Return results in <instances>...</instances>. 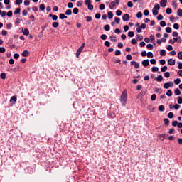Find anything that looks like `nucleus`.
I'll use <instances>...</instances> for the list:
<instances>
[{
	"instance_id": "nucleus-1",
	"label": "nucleus",
	"mask_w": 182,
	"mask_h": 182,
	"mask_svg": "<svg viewBox=\"0 0 182 182\" xmlns=\"http://www.w3.org/2000/svg\"><path fill=\"white\" fill-rule=\"evenodd\" d=\"M120 102L122 106H126V102H127V90H123L120 96Z\"/></svg>"
},
{
	"instance_id": "nucleus-2",
	"label": "nucleus",
	"mask_w": 182,
	"mask_h": 182,
	"mask_svg": "<svg viewBox=\"0 0 182 182\" xmlns=\"http://www.w3.org/2000/svg\"><path fill=\"white\" fill-rule=\"evenodd\" d=\"M85 49V43H83L81 46L77 50L76 58H79L80 55L82 53V51Z\"/></svg>"
},
{
	"instance_id": "nucleus-3",
	"label": "nucleus",
	"mask_w": 182,
	"mask_h": 182,
	"mask_svg": "<svg viewBox=\"0 0 182 182\" xmlns=\"http://www.w3.org/2000/svg\"><path fill=\"white\" fill-rule=\"evenodd\" d=\"M131 66H134L135 69L140 68V64L134 60L130 62Z\"/></svg>"
},
{
	"instance_id": "nucleus-4",
	"label": "nucleus",
	"mask_w": 182,
	"mask_h": 182,
	"mask_svg": "<svg viewBox=\"0 0 182 182\" xmlns=\"http://www.w3.org/2000/svg\"><path fill=\"white\" fill-rule=\"evenodd\" d=\"M130 19V15L125 14L122 16V20L124 22H127Z\"/></svg>"
},
{
	"instance_id": "nucleus-5",
	"label": "nucleus",
	"mask_w": 182,
	"mask_h": 182,
	"mask_svg": "<svg viewBox=\"0 0 182 182\" xmlns=\"http://www.w3.org/2000/svg\"><path fill=\"white\" fill-rule=\"evenodd\" d=\"M16 100H18L16 96H12L10 99V103L15 105V103H16Z\"/></svg>"
},
{
	"instance_id": "nucleus-6",
	"label": "nucleus",
	"mask_w": 182,
	"mask_h": 182,
	"mask_svg": "<svg viewBox=\"0 0 182 182\" xmlns=\"http://www.w3.org/2000/svg\"><path fill=\"white\" fill-rule=\"evenodd\" d=\"M29 55H31V53L28 50H24L21 53V55L23 56L24 58H28V56H29Z\"/></svg>"
},
{
	"instance_id": "nucleus-7",
	"label": "nucleus",
	"mask_w": 182,
	"mask_h": 182,
	"mask_svg": "<svg viewBox=\"0 0 182 182\" xmlns=\"http://www.w3.org/2000/svg\"><path fill=\"white\" fill-rule=\"evenodd\" d=\"M154 80H156V82H163V75H158L154 78Z\"/></svg>"
},
{
	"instance_id": "nucleus-8",
	"label": "nucleus",
	"mask_w": 182,
	"mask_h": 182,
	"mask_svg": "<svg viewBox=\"0 0 182 182\" xmlns=\"http://www.w3.org/2000/svg\"><path fill=\"white\" fill-rule=\"evenodd\" d=\"M168 65H170L171 66H174V65H176V60L170 58L168 60Z\"/></svg>"
},
{
	"instance_id": "nucleus-9",
	"label": "nucleus",
	"mask_w": 182,
	"mask_h": 182,
	"mask_svg": "<svg viewBox=\"0 0 182 182\" xmlns=\"http://www.w3.org/2000/svg\"><path fill=\"white\" fill-rule=\"evenodd\" d=\"M160 5L162 8H166L167 5V0H161Z\"/></svg>"
},
{
	"instance_id": "nucleus-10",
	"label": "nucleus",
	"mask_w": 182,
	"mask_h": 182,
	"mask_svg": "<svg viewBox=\"0 0 182 182\" xmlns=\"http://www.w3.org/2000/svg\"><path fill=\"white\" fill-rule=\"evenodd\" d=\"M149 65H150V61L149 60V59H146V60H144L142 61V65L143 66H149Z\"/></svg>"
},
{
	"instance_id": "nucleus-11",
	"label": "nucleus",
	"mask_w": 182,
	"mask_h": 182,
	"mask_svg": "<svg viewBox=\"0 0 182 182\" xmlns=\"http://www.w3.org/2000/svg\"><path fill=\"white\" fill-rule=\"evenodd\" d=\"M116 6V3L114 1H111L109 4V9H113Z\"/></svg>"
},
{
	"instance_id": "nucleus-12",
	"label": "nucleus",
	"mask_w": 182,
	"mask_h": 182,
	"mask_svg": "<svg viewBox=\"0 0 182 182\" xmlns=\"http://www.w3.org/2000/svg\"><path fill=\"white\" fill-rule=\"evenodd\" d=\"M174 94L176 96H180L181 95V91L178 88H176L174 91Z\"/></svg>"
},
{
	"instance_id": "nucleus-13",
	"label": "nucleus",
	"mask_w": 182,
	"mask_h": 182,
	"mask_svg": "<svg viewBox=\"0 0 182 182\" xmlns=\"http://www.w3.org/2000/svg\"><path fill=\"white\" fill-rule=\"evenodd\" d=\"M110 41H112V42H117V38H116V36H113L112 35L109 37Z\"/></svg>"
},
{
	"instance_id": "nucleus-14",
	"label": "nucleus",
	"mask_w": 182,
	"mask_h": 182,
	"mask_svg": "<svg viewBox=\"0 0 182 182\" xmlns=\"http://www.w3.org/2000/svg\"><path fill=\"white\" fill-rule=\"evenodd\" d=\"M172 6H173V9H177V1L176 0L172 1Z\"/></svg>"
},
{
	"instance_id": "nucleus-15",
	"label": "nucleus",
	"mask_w": 182,
	"mask_h": 182,
	"mask_svg": "<svg viewBox=\"0 0 182 182\" xmlns=\"http://www.w3.org/2000/svg\"><path fill=\"white\" fill-rule=\"evenodd\" d=\"M166 53H167V51L166 50L162 49L160 50V55L161 56H166Z\"/></svg>"
},
{
	"instance_id": "nucleus-16",
	"label": "nucleus",
	"mask_w": 182,
	"mask_h": 182,
	"mask_svg": "<svg viewBox=\"0 0 182 182\" xmlns=\"http://www.w3.org/2000/svg\"><path fill=\"white\" fill-rule=\"evenodd\" d=\"M104 31H106V32H109V31H110V25H105L104 26Z\"/></svg>"
},
{
	"instance_id": "nucleus-17",
	"label": "nucleus",
	"mask_w": 182,
	"mask_h": 182,
	"mask_svg": "<svg viewBox=\"0 0 182 182\" xmlns=\"http://www.w3.org/2000/svg\"><path fill=\"white\" fill-rule=\"evenodd\" d=\"M65 15H67V16H70V15H72V10L70 9H67L65 11Z\"/></svg>"
},
{
	"instance_id": "nucleus-18",
	"label": "nucleus",
	"mask_w": 182,
	"mask_h": 182,
	"mask_svg": "<svg viewBox=\"0 0 182 182\" xmlns=\"http://www.w3.org/2000/svg\"><path fill=\"white\" fill-rule=\"evenodd\" d=\"M22 18H17L15 21V25H19L22 22Z\"/></svg>"
},
{
	"instance_id": "nucleus-19",
	"label": "nucleus",
	"mask_w": 182,
	"mask_h": 182,
	"mask_svg": "<svg viewBox=\"0 0 182 182\" xmlns=\"http://www.w3.org/2000/svg\"><path fill=\"white\" fill-rule=\"evenodd\" d=\"M0 77H1V79H3V80L6 79V73H1L0 74Z\"/></svg>"
},
{
	"instance_id": "nucleus-20",
	"label": "nucleus",
	"mask_w": 182,
	"mask_h": 182,
	"mask_svg": "<svg viewBox=\"0 0 182 182\" xmlns=\"http://www.w3.org/2000/svg\"><path fill=\"white\" fill-rule=\"evenodd\" d=\"M166 95H167L168 97H171V96H173V92H171V90H168L166 92Z\"/></svg>"
},
{
	"instance_id": "nucleus-21",
	"label": "nucleus",
	"mask_w": 182,
	"mask_h": 182,
	"mask_svg": "<svg viewBox=\"0 0 182 182\" xmlns=\"http://www.w3.org/2000/svg\"><path fill=\"white\" fill-rule=\"evenodd\" d=\"M107 15H108V18H109V19H113V12L109 11V12L107 13Z\"/></svg>"
},
{
	"instance_id": "nucleus-22",
	"label": "nucleus",
	"mask_w": 182,
	"mask_h": 182,
	"mask_svg": "<svg viewBox=\"0 0 182 182\" xmlns=\"http://www.w3.org/2000/svg\"><path fill=\"white\" fill-rule=\"evenodd\" d=\"M18 14H21V7L16 9L14 11V15H18Z\"/></svg>"
},
{
	"instance_id": "nucleus-23",
	"label": "nucleus",
	"mask_w": 182,
	"mask_h": 182,
	"mask_svg": "<svg viewBox=\"0 0 182 182\" xmlns=\"http://www.w3.org/2000/svg\"><path fill=\"white\" fill-rule=\"evenodd\" d=\"M73 13L74 14V15H77L79 14V9L74 8L73 10Z\"/></svg>"
},
{
	"instance_id": "nucleus-24",
	"label": "nucleus",
	"mask_w": 182,
	"mask_h": 182,
	"mask_svg": "<svg viewBox=\"0 0 182 182\" xmlns=\"http://www.w3.org/2000/svg\"><path fill=\"white\" fill-rule=\"evenodd\" d=\"M45 8L46 6L43 4H40V6H39L40 12L42 11H45Z\"/></svg>"
},
{
	"instance_id": "nucleus-25",
	"label": "nucleus",
	"mask_w": 182,
	"mask_h": 182,
	"mask_svg": "<svg viewBox=\"0 0 182 182\" xmlns=\"http://www.w3.org/2000/svg\"><path fill=\"white\" fill-rule=\"evenodd\" d=\"M136 39H137L138 41H141L143 39V36L141 35L137 34L135 36Z\"/></svg>"
},
{
	"instance_id": "nucleus-26",
	"label": "nucleus",
	"mask_w": 182,
	"mask_h": 182,
	"mask_svg": "<svg viewBox=\"0 0 182 182\" xmlns=\"http://www.w3.org/2000/svg\"><path fill=\"white\" fill-rule=\"evenodd\" d=\"M105 4H101L99 6V9H100V11H105Z\"/></svg>"
},
{
	"instance_id": "nucleus-27",
	"label": "nucleus",
	"mask_w": 182,
	"mask_h": 182,
	"mask_svg": "<svg viewBox=\"0 0 182 182\" xmlns=\"http://www.w3.org/2000/svg\"><path fill=\"white\" fill-rule=\"evenodd\" d=\"M100 39L102 41H106V39H107V36L106 34H102L100 36Z\"/></svg>"
},
{
	"instance_id": "nucleus-28",
	"label": "nucleus",
	"mask_w": 182,
	"mask_h": 182,
	"mask_svg": "<svg viewBox=\"0 0 182 182\" xmlns=\"http://www.w3.org/2000/svg\"><path fill=\"white\" fill-rule=\"evenodd\" d=\"M177 15H178V16H180V17L182 16V9H178L177 10Z\"/></svg>"
},
{
	"instance_id": "nucleus-29",
	"label": "nucleus",
	"mask_w": 182,
	"mask_h": 182,
	"mask_svg": "<svg viewBox=\"0 0 182 182\" xmlns=\"http://www.w3.org/2000/svg\"><path fill=\"white\" fill-rule=\"evenodd\" d=\"M154 9H156V11H160V4H156L154 5Z\"/></svg>"
},
{
	"instance_id": "nucleus-30",
	"label": "nucleus",
	"mask_w": 182,
	"mask_h": 182,
	"mask_svg": "<svg viewBox=\"0 0 182 182\" xmlns=\"http://www.w3.org/2000/svg\"><path fill=\"white\" fill-rule=\"evenodd\" d=\"M165 126H168V124L170 123V120L168 118H165L164 119Z\"/></svg>"
},
{
	"instance_id": "nucleus-31",
	"label": "nucleus",
	"mask_w": 182,
	"mask_h": 182,
	"mask_svg": "<svg viewBox=\"0 0 182 182\" xmlns=\"http://www.w3.org/2000/svg\"><path fill=\"white\" fill-rule=\"evenodd\" d=\"M165 107H164V105H160L159 107V112H164V110H165Z\"/></svg>"
},
{
	"instance_id": "nucleus-32",
	"label": "nucleus",
	"mask_w": 182,
	"mask_h": 182,
	"mask_svg": "<svg viewBox=\"0 0 182 182\" xmlns=\"http://www.w3.org/2000/svg\"><path fill=\"white\" fill-rule=\"evenodd\" d=\"M85 19L87 22H92V16H85Z\"/></svg>"
},
{
	"instance_id": "nucleus-33",
	"label": "nucleus",
	"mask_w": 182,
	"mask_h": 182,
	"mask_svg": "<svg viewBox=\"0 0 182 182\" xmlns=\"http://www.w3.org/2000/svg\"><path fill=\"white\" fill-rule=\"evenodd\" d=\"M181 82V80H180V78H177L174 80L175 85H180Z\"/></svg>"
},
{
	"instance_id": "nucleus-34",
	"label": "nucleus",
	"mask_w": 182,
	"mask_h": 182,
	"mask_svg": "<svg viewBox=\"0 0 182 182\" xmlns=\"http://www.w3.org/2000/svg\"><path fill=\"white\" fill-rule=\"evenodd\" d=\"M128 36H129V38H133V36H134V32L129 31L128 32Z\"/></svg>"
},
{
	"instance_id": "nucleus-35",
	"label": "nucleus",
	"mask_w": 182,
	"mask_h": 182,
	"mask_svg": "<svg viewBox=\"0 0 182 182\" xmlns=\"http://www.w3.org/2000/svg\"><path fill=\"white\" fill-rule=\"evenodd\" d=\"M173 29H176V31H178V29H180V26L178 25V23L173 24Z\"/></svg>"
},
{
	"instance_id": "nucleus-36",
	"label": "nucleus",
	"mask_w": 182,
	"mask_h": 182,
	"mask_svg": "<svg viewBox=\"0 0 182 182\" xmlns=\"http://www.w3.org/2000/svg\"><path fill=\"white\" fill-rule=\"evenodd\" d=\"M23 35H25L26 36H28V35H29V30H28V28L24 29Z\"/></svg>"
},
{
	"instance_id": "nucleus-37",
	"label": "nucleus",
	"mask_w": 182,
	"mask_h": 182,
	"mask_svg": "<svg viewBox=\"0 0 182 182\" xmlns=\"http://www.w3.org/2000/svg\"><path fill=\"white\" fill-rule=\"evenodd\" d=\"M114 21H115V23H117V25H119V23H120V18L115 17Z\"/></svg>"
},
{
	"instance_id": "nucleus-38",
	"label": "nucleus",
	"mask_w": 182,
	"mask_h": 182,
	"mask_svg": "<svg viewBox=\"0 0 182 182\" xmlns=\"http://www.w3.org/2000/svg\"><path fill=\"white\" fill-rule=\"evenodd\" d=\"M173 109H175V110H178L180 109V105L178 104H175L173 106Z\"/></svg>"
},
{
	"instance_id": "nucleus-39",
	"label": "nucleus",
	"mask_w": 182,
	"mask_h": 182,
	"mask_svg": "<svg viewBox=\"0 0 182 182\" xmlns=\"http://www.w3.org/2000/svg\"><path fill=\"white\" fill-rule=\"evenodd\" d=\"M144 15L145 16H149V15H150V11H149V10L146 9L144 11Z\"/></svg>"
},
{
	"instance_id": "nucleus-40",
	"label": "nucleus",
	"mask_w": 182,
	"mask_h": 182,
	"mask_svg": "<svg viewBox=\"0 0 182 182\" xmlns=\"http://www.w3.org/2000/svg\"><path fill=\"white\" fill-rule=\"evenodd\" d=\"M53 28H58L59 26L58 22H53L52 24Z\"/></svg>"
},
{
	"instance_id": "nucleus-41",
	"label": "nucleus",
	"mask_w": 182,
	"mask_h": 182,
	"mask_svg": "<svg viewBox=\"0 0 182 182\" xmlns=\"http://www.w3.org/2000/svg\"><path fill=\"white\" fill-rule=\"evenodd\" d=\"M166 12L168 15H170V14H171L173 12V10H171V8H168V9H166Z\"/></svg>"
},
{
	"instance_id": "nucleus-42",
	"label": "nucleus",
	"mask_w": 182,
	"mask_h": 182,
	"mask_svg": "<svg viewBox=\"0 0 182 182\" xmlns=\"http://www.w3.org/2000/svg\"><path fill=\"white\" fill-rule=\"evenodd\" d=\"M168 119H173V117H174V113H173V112H169V113L168 114Z\"/></svg>"
},
{
	"instance_id": "nucleus-43",
	"label": "nucleus",
	"mask_w": 182,
	"mask_h": 182,
	"mask_svg": "<svg viewBox=\"0 0 182 182\" xmlns=\"http://www.w3.org/2000/svg\"><path fill=\"white\" fill-rule=\"evenodd\" d=\"M157 97V95H156V94H153L151 96V100H152V102H154V100H156V98Z\"/></svg>"
},
{
	"instance_id": "nucleus-44",
	"label": "nucleus",
	"mask_w": 182,
	"mask_h": 182,
	"mask_svg": "<svg viewBox=\"0 0 182 182\" xmlns=\"http://www.w3.org/2000/svg\"><path fill=\"white\" fill-rule=\"evenodd\" d=\"M171 87L170 83L166 82V83L164 84V89H168V87Z\"/></svg>"
},
{
	"instance_id": "nucleus-45",
	"label": "nucleus",
	"mask_w": 182,
	"mask_h": 182,
	"mask_svg": "<svg viewBox=\"0 0 182 182\" xmlns=\"http://www.w3.org/2000/svg\"><path fill=\"white\" fill-rule=\"evenodd\" d=\"M146 48H147V49L153 50V49L154 48V47L153 46L152 44H147V45H146Z\"/></svg>"
},
{
	"instance_id": "nucleus-46",
	"label": "nucleus",
	"mask_w": 182,
	"mask_h": 182,
	"mask_svg": "<svg viewBox=\"0 0 182 182\" xmlns=\"http://www.w3.org/2000/svg\"><path fill=\"white\" fill-rule=\"evenodd\" d=\"M142 16H143V13H141V11H139V12H138V13L136 14V18H141Z\"/></svg>"
},
{
	"instance_id": "nucleus-47",
	"label": "nucleus",
	"mask_w": 182,
	"mask_h": 182,
	"mask_svg": "<svg viewBox=\"0 0 182 182\" xmlns=\"http://www.w3.org/2000/svg\"><path fill=\"white\" fill-rule=\"evenodd\" d=\"M85 4L87 6L91 5L92 4V0H85Z\"/></svg>"
},
{
	"instance_id": "nucleus-48",
	"label": "nucleus",
	"mask_w": 182,
	"mask_h": 182,
	"mask_svg": "<svg viewBox=\"0 0 182 182\" xmlns=\"http://www.w3.org/2000/svg\"><path fill=\"white\" fill-rule=\"evenodd\" d=\"M82 5H83V1H80L77 3V6L78 8H80V6H82Z\"/></svg>"
},
{
	"instance_id": "nucleus-49",
	"label": "nucleus",
	"mask_w": 182,
	"mask_h": 182,
	"mask_svg": "<svg viewBox=\"0 0 182 182\" xmlns=\"http://www.w3.org/2000/svg\"><path fill=\"white\" fill-rule=\"evenodd\" d=\"M105 46H107V48H110V42L109 41H105L104 43Z\"/></svg>"
},
{
	"instance_id": "nucleus-50",
	"label": "nucleus",
	"mask_w": 182,
	"mask_h": 182,
	"mask_svg": "<svg viewBox=\"0 0 182 182\" xmlns=\"http://www.w3.org/2000/svg\"><path fill=\"white\" fill-rule=\"evenodd\" d=\"M156 90V93H163V90H161V88H155Z\"/></svg>"
},
{
	"instance_id": "nucleus-51",
	"label": "nucleus",
	"mask_w": 182,
	"mask_h": 182,
	"mask_svg": "<svg viewBox=\"0 0 182 182\" xmlns=\"http://www.w3.org/2000/svg\"><path fill=\"white\" fill-rule=\"evenodd\" d=\"M127 6H128V8H133V2L128 1L127 2Z\"/></svg>"
},
{
	"instance_id": "nucleus-52",
	"label": "nucleus",
	"mask_w": 182,
	"mask_h": 182,
	"mask_svg": "<svg viewBox=\"0 0 182 182\" xmlns=\"http://www.w3.org/2000/svg\"><path fill=\"white\" fill-rule=\"evenodd\" d=\"M146 95V91H141L139 94V97H143Z\"/></svg>"
},
{
	"instance_id": "nucleus-53",
	"label": "nucleus",
	"mask_w": 182,
	"mask_h": 182,
	"mask_svg": "<svg viewBox=\"0 0 182 182\" xmlns=\"http://www.w3.org/2000/svg\"><path fill=\"white\" fill-rule=\"evenodd\" d=\"M166 32L167 33H171V27H166Z\"/></svg>"
},
{
	"instance_id": "nucleus-54",
	"label": "nucleus",
	"mask_w": 182,
	"mask_h": 182,
	"mask_svg": "<svg viewBox=\"0 0 182 182\" xmlns=\"http://www.w3.org/2000/svg\"><path fill=\"white\" fill-rule=\"evenodd\" d=\"M146 56L148 58H153L154 57L153 53L152 52H148L147 54H146Z\"/></svg>"
},
{
	"instance_id": "nucleus-55",
	"label": "nucleus",
	"mask_w": 182,
	"mask_h": 182,
	"mask_svg": "<svg viewBox=\"0 0 182 182\" xmlns=\"http://www.w3.org/2000/svg\"><path fill=\"white\" fill-rule=\"evenodd\" d=\"M167 70V66L164 65L161 68V72H166Z\"/></svg>"
},
{
	"instance_id": "nucleus-56",
	"label": "nucleus",
	"mask_w": 182,
	"mask_h": 182,
	"mask_svg": "<svg viewBox=\"0 0 182 182\" xmlns=\"http://www.w3.org/2000/svg\"><path fill=\"white\" fill-rule=\"evenodd\" d=\"M48 26H49V23H46L45 25H44V26H42L41 27V29H42V31L43 32L44 31H45V28H48Z\"/></svg>"
},
{
	"instance_id": "nucleus-57",
	"label": "nucleus",
	"mask_w": 182,
	"mask_h": 182,
	"mask_svg": "<svg viewBox=\"0 0 182 182\" xmlns=\"http://www.w3.org/2000/svg\"><path fill=\"white\" fill-rule=\"evenodd\" d=\"M131 43L132 45H136V43H137V40H136L135 38L132 39Z\"/></svg>"
},
{
	"instance_id": "nucleus-58",
	"label": "nucleus",
	"mask_w": 182,
	"mask_h": 182,
	"mask_svg": "<svg viewBox=\"0 0 182 182\" xmlns=\"http://www.w3.org/2000/svg\"><path fill=\"white\" fill-rule=\"evenodd\" d=\"M152 72H159V67H153L151 69Z\"/></svg>"
},
{
	"instance_id": "nucleus-59",
	"label": "nucleus",
	"mask_w": 182,
	"mask_h": 182,
	"mask_svg": "<svg viewBox=\"0 0 182 182\" xmlns=\"http://www.w3.org/2000/svg\"><path fill=\"white\" fill-rule=\"evenodd\" d=\"M164 77L166 78L170 77V72H165Z\"/></svg>"
},
{
	"instance_id": "nucleus-60",
	"label": "nucleus",
	"mask_w": 182,
	"mask_h": 182,
	"mask_svg": "<svg viewBox=\"0 0 182 182\" xmlns=\"http://www.w3.org/2000/svg\"><path fill=\"white\" fill-rule=\"evenodd\" d=\"M157 20L158 21H163V15H161V14L158 15Z\"/></svg>"
},
{
	"instance_id": "nucleus-61",
	"label": "nucleus",
	"mask_w": 182,
	"mask_h": 182,
	"mask_svg": "<svg viewBox=\"0 0 182 182\" xmlns=\"http://www.w3.org/2000/svg\"><path fill=\"white\" fill-rule=\"evenodd\" d=\"M178 105H182V97H178Z\"/></svg>"
},
{
	"instance_id": "nucleus-62",
	"label": "nucleus",
	"mask_w": 182,
	"mask_h": 182,
	"mask_svg": "<svg viewBox=\"0 0 182 182\" xmlns=\"http://www.w3.org/2000/svg\"><path fill=\"white\" fill-rule=\"evenodd\" d=\"M160 25L162 28H164V26H166V21H161Z\"/></svg>"
},
{
	"instance_id": "nucleus-63",
	"label": "nucleus",
	"mask_w": 182,
	"mask_h": 182,
	"mask_svg": "<svg viewBox=\"0 0 182 182\" xmlns=\"http://www.w3.org/2000/svg\"><path fill=\"white\" fill-rule=\"evenodd\" d=\"M68 8H70V9L73 8V3L69 2V3L68 4Z\"/></svg>"
},
{
	"instance_id": "nucleus-64",
	"label": "nucleus",
	"mask_w": 182,
	"mask_h": 182,
	"mask_svg": "<svg viewBox=\"0 0 182 182\" xmlns=\"http://www.w3.org/2000/svg\"><path fill=\"white\" fill-rule=\"evenodd\" d=\"M178 59L182 60V51H180V52L178 53Z\"/></svg>"
}]
</instances>
